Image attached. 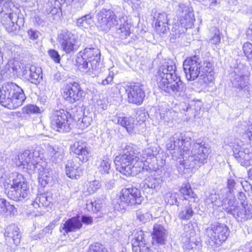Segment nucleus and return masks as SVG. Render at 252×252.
<instances>
[{
  "label": "nucleus",
  "instance_id": "21",
  "mask_svg": "<svg viewBox=\"0 0 252 252\" xmlns=\"http://www.w3.org/2000/svg\"><path fill=\"white\" fill-rule=\"evenodd\" d=\"M70 151L77 156L80 160L87 161L90 155V150L87 144L81 140L75 142L70 147Z\"/></svg>",
  "mask_w": 252,
  "mask_h": 252
},
{
  "label": "nucleus",
  "instance_id": "2",
  "mask_svg": "<svg viewBox=\"0 0 252 252\" xmlns=\"http://www.w3.org/2000/svg\"><path fill=\"white\" fill-rule=\"evenodd\" d=\"M176 65L164 62L158 69L155 74L158 86L165 93L174 97H179L185 93L186 85L176 73Z\"/></svg>",
  "mask_w": 252,
  "mask_h": 252
},
{
  "label": "nucleus",
  "instance_id": "63",
  "mask_svg": "<svg viewBox=\"0 0 252 252\" xmlns=\"http://www.w3.org/2000/svg\"><path fill=\"white\" fill-rule=\"evenodd\" d=\"M6 200L0 198V215H4L7 212Z\"/></svg>",
  "mask_w": 252,
  "mask_h": 252
},
{
  "label": "nucleus",
  "instance_id": "17",
  "mask_svg": "<svg viewBox=\"0 0 252 252\" xmlns=\"http://www.w3.org/2000/svg\"><path fill=\"white\" fill-rule=\"evenodd\" d=\"M177 14L180 24L184 26L186 30L192 27L195 18L193 10L189 5L180 3L177 10Z\"/></svg>",
  "mask_w": 252,
  "mask_h": 252
},
{
  "label": "nucleus",
  "instance_id": "39",
  "mask_svg": "<svg viewBox=\"0 0 252 252\" xmlns=\"http://www.w3.org/2000/svg\"><path fill=\"white\" fill-rule=\"evenodd\" d=\"M162 183L159 178H156L153 176L146 178L144 181V187L152 189H158Z\"/></svg>",
  "mask_w": 252,
  "mask_h": 252
},
{
  "label": "nucleus",
  "instance_id": "26",
  "mask_svg": "<svg viewBox=\"0 0 252 252\" xmlns=\"http://www.w3.org/2000/svg\"><path fill=\"white\" fill-rule=\"evenodd\" d=\"M159 147L156 144H154L150 145L147 148L143 150L142 156L144 160L142 159L141 160H143L147 165H149L151 166L152 165L153 166V168L148 171H151L155 168L154 164L151 163L150 160L153 158L156 159L157 156L159 153Z\"/></svg>",
  "mask_w": 252,
  "mask_h": 252
},
{
  "label": "nucleus",
  "instance_id": "11",
  "mask_svg": "<svg viewBox=\"0 0 252 252\" xmlns=\"http://www.w3.org/2000/svg\"><path fill=\"white\" fill-rule=\"evenodd\" d=\"M233 156L242 166H248L252 159V149L250 145L245 144L238 138H235L230 142Z\"/></svg>",
  "mask_w": 252,
  "mask_h": 252
},
{
  "label": "nucleus",
  "instance_id": "40",
  "mask_svg": "<svg viewBox=\"0 0 252 252\" xmlns=\"http://www.w3.org/2000/svg\"><path fill=\"white\" fill-rule=\"evenodd\" d=\"M51 198H48L45 194H40L35 198L32 205L35 208L48 206L51 202Z\"/></svg>",
  "mask_w": 252,
  "mask_h": 252
},
{
  "label": "nucleus",
  "instance_id": "30",
  "mask_svg": "<svg viewBox=\"0 0 252 252\" xmlns=\"http://www.w3.org/2000/svg\"><path fill=\"white\" fill-rule=\"evenodd\" d=\"M175 115V112L172 110L161 109L156 110L154 117L157 121H162L164 124L169 125L172 123L173 117Z\"/></svg>",
  "mask_w": 252,
  "mask_h": 252
},
{
  "label": "nucleus",
  "instance_id": "41",
  "mask_svg": "<svg viewBox=\"0 0 252 252\" xmlns=\"http://www.w3.org/2000/svg\"><path fill=\"white\" fill-rule=\"evenodd\" d=\"M88 0H55V3H58L61 5L63 4L66 3V4H69L71 2H72V6L77 11H80L84 6Z\"/></svg>",
  "mask_w": 252,
  "mask_h": 252
},
{
  "label": "nucleus",
  "instance_id": "57",
  "mask_svg": "<svg viewBox=\"0 0 252 252\" xmlns=\"http://www.w3.org/2000/svg\"><path fill=\"white\" fill-rule=\"evenodd\" d=\"M186 29L184 26H182L181 24L180 25L177 23L173 25L172 31L175 33L176 36L178 35L179 36L182 33L186 32Z\"/></svg>",
  "mask_w": 252,
  "mask_h": 252
},
{
  "label": "nucleus",
  "instance_id": "53",
  "mask_svg": "<svg viewBox=\"0 0 252 252\" xmlns=\"http://www.w3.org/2000/svg\"><path fill=\"white\" fill-rule=\"evenodd\" d=\"M23 113L28 114H38L41 113V109L38 106L32 104H30L23 107Z\"/></svg>",
  "mask_w": 252,
  "mask_h": 252
},
{
  "label": "nucleus",
  "instance_id": "15",
  "mask_svg": "<svg viewBox=\"0 0 252 252\" xmlns=\"http://www.w3.org/2000/svg\"><path fill=\"white\" fill-rule=\"evenodd\" d=\"M58 40L62 49L66 53H70L77 50V36L66 30L61 31L58 35Z\"/></svg>",
  "mask_w": 252,
  "mask_h": 252
},
{
  "label": "nucleus",
  "instance_id": "33",
  "mask_svg": "<svg viewBox=\"0 0 252 252\" xmlns=\"http://www.w3.org/2000/svg\"><path fill=\"white\" fill-rule=\"evenodd\" d=\"M47 152L51 157L52 159L56 162L61 161L64 156L63 148L57 145L48 146Z\"/></svg>",
  "mask_w": 252,
  "mask_h": 252
},
{
  "label": "nucleus",
  "instance_id": "6",
  "mask_svg": "<svg viewBox=\"0 0 252 252\" xmlns=\"http://www.w3.org/2000/svg\"><path fill=\"white\" fill-rule=\"evenodd\" d=\"M241 206L237 205V202L233 198L226 197L223 199L221 204H215L221 206L227 213L232 215L238 222H244L252 218V205L241 202Z\"/></svg>",
  "mask_w": 252,
  "mask_h": 252
},
{
  "label": "nucleus",
  "instance_id": "56",
  "mask_svg": "<svg viewBox=\"0 0 252 252\" xmlns=\"http://www.w3.org/2000/svg\"><path fill=\"white\" fill-rule=\"evenodd\" d=\"M9 68L11 69L13 72L17 73H20V70H23V68L21 69L18 61L10 60L8 63Z\"/></svg>",
  "mask_w": 252,
  "mask_h": 252
},
{
  "label": "nucleus",
  "instance_id": "50",
  "mask_svg": "<svg viewBox=\"0 0 252 252\" xmlns=\"http://www.w3.org/2000/svg\"><path fill=\"white\" fill-rule=\"evenodd\" d=\"M31 151V158L32 160L35 161V163H41V158H42L43 153L40 150V148L36 147L35 149Z\"/></svg>",
  "mask_w": 252,
  "mask_h": 252
},
{
  "label": "nucleus",
  "instance_id": "54",
  "mask_svg": "<svg viewBox=\"0 0 252 252\" xmlns=\"http://www.w3.org/2000/svg\"><path fill=\"white\" fill-rule=\"evenodd\" d=\"M55 6L53 7L52 2L48 4L49 7L46 8V12L48 14L52 15L59 13L61 11L60 5L58 3L55 2Z\"/></svg>",
  "mask_w": 252,
  "mask_h": 252
},
{
  "label": "nucleus",
  "instance_id": "29",
  "mask_svg": "<svg viewBox=\"0 0 252 252\" xmlns=\"http://www.w3.org/2000/svg\"><path fill=\"white\" fill-rule=\"evenodd\" d=\"M143 236V232L140 231L137 232V236H135L134 238L132 240V250L134 252H151L146 246Z\"/></svg>",
  "mask_w": 252,
  "mask_h": 252
},
{
  "label": "nucleus",
  "instance_id": "60",
  "mask_svg": "<svg viewBox=\"0 0 252 252\" xmlns=\"http://www.w3.org/2000/svg\"><path fill=\"white\" fill-rule=\"evenodd\" d=\"M48 55L56 63H59L61 60V57L58 52L54 49H50L48 51Z\"/></svg>",
  "mask_w": 252,
  "mask_h": 252
},
{
  "label": "nucleus",
  "instance_id": "8",
  "mask_svg": "<svg viewBox=\"0 0 252 252\" xmlns=\"http://www.w3.org/2000/svg\"><path fill=\"white\" fill-rule=\"evenodd\" d=\"M143 199L139 189L136 188H124L113 203L116 209L123 210L128 206L141 204Z\"/></svg>",
  "mask_w": 252,
  "mask_h": 252
},
{
  "label": "nucleus",
  "instance_id": "3",
  "mask_svg": "<svg viewBox=\"0 0 252 252\" xmlns=\"http://www.w3.org/2000/svg\"><path fill=\"white\" fill-rule=\"evenodd\" d=\"M139 152L133 145H126L123 154L116 157L114 163L116 169L126 176H134L143 171H149L153 168L147 165L143 160H140Z\"/></svg>",
  "mask_w": 252,
  "mask_h": 252
},
{
  "label": "nucleus",
  "instance_id": "62",
  "mask_svg": "<svg viewBox=\"0 0 252 252\" xmlns=\"http://www.w3.org/2000/svg\"><path fill=\"white\" fill-rule=\"evenodd\" d=\"M243 137L244 139H248L250 142L252 141V125L248 126L247 130L243 132Z\"/></svg>",
  "mask_w": 252,
  "mask_h": 252
},
{
  "label": "nucleus",
  "instance_id": "49",
  "mask_svg": "<svg viewBox=\"0 0 252 252\" xmlns=\"http://www.w3.org/2000/svg\"><path fill=\"white\" fill-rule=\"evenodd\" d=\"M184 105L186 107V109L183 108V110L188 112V115H189L190 111H192L193 110H194L195 112L200 111L202 106V103L200 101L198 100L196 102H192L191 104H187L185 103Z\"/></svg>",
  "mask_w": 252,
  "mask_h": 252
},
{
  "label": "nucleus",
  "instance_id": "23",
  "mask_svg": "<svg viewBox=\"0 0 252 252\" xmlns=\"http://www.w3.org/2000/svg\"><path fill=\"white\" fill-rule=\"evenodd\" d=\"M23 75L32 83L36 84L42 79V70L35 66L27 65L23 67Z\"/></svg>",
  "mask_w": 252,
  "mask_h": 252
},
{
  "label": "nucleus",
  "instance_id": "7",
  "mask_svg": "<svg viewBox=\"0 0 252 252\" xmlns=\"http://www.w3.org/2000/svg\"><path fill=\"white\" fill-rule=\"evenodd\" d=\"M7 2V6H5L6 3L4 2L0 4V22L7 32L15 33L24 25V19L22 17H19L16 13L12 12L9 7L13 4L9 0Z\"/></svg>",
  "mask_w": 252,
  "mask_h": 252
},
{
  "label": "nucleus",
  "instance_id": "47",
  "mask_svg": "<svg viewBox=\"0 0 252 252\" xmlns=\"http://www.w3.org/2000/svg\"><path fill=\"white\" fill-rule=\"evenodd\" d=\"M93 23L92 17L91 14H87L78 18L77 20V25L80 27L87 28Z\"/></svg>",
  "mask_w": 252,
  "mask_h": 252
},
{
  "label": "nucleus",
  "instance_id": "5",
  "mask_svg": "<svg viewBox=\"0 0 252 252\" xmlns=\"http://www.w3.org/2000/svg\"><path fill=\"white\" fill-rule=\"evenodd\" d=\"M26 98L23 90L14 83H5L0 89V103L9 109L21 106Z\"/></svg>",
  "mask_w": 252,
  "mask_h": 252
},
{
  "label": "nucleus",
  "instance_id": "25",
  "mask_svg": "<svg viewBox=\"0 0 252 252\" xmlns=\"http://www.w3.org/2000/svg\"><path fill=\"white\" fill-rule=\"evenodd\" d=\"M4 235L6 242L10 244L13 243L15 245L18 246L21 242V234L20 229L14 224L6 227Z\"/></svg>",
  "mask_w": 252,
  "mask_h": 252
},
{
  "label": "nucleus",
  "instance_id": "24",
  "mask_svg": "<svg viewBox=\"0 0 252 252\" xmlns=\"http://www.w3.org/2000/svg\"><path fill=\"white\" fill-rule=\"evenodd\" d=\"M167 232L163 226L156 223L153 226L152 232V243L153 245H165L166 243Z\"/></svg>",
  "mask_w": 252,
  "mask_h": 252
},
{
  "label": "nucleus",
  "instance_id": "12",
  "mask_svg": "<svg viewBox=\"0 0 252 252\" xmlns=\"http://www.w3.org/2000/svg\"><path fill=\"white\" fill-rule=\"evenodd\" d=\"M247 68L242 64H238L235 67L231 81L233 87L237 89L238 91H242L244 95L250 97V83L249 77L246 75Z\"/></svg>",
  "mask_w": 252,
  "mask_h": 252
},
{
  "label": "nucleus",
  "instance_id": "46",
  "mask_svg": "<svg viewBox=\"0 0 252 252\" xmlns=\"http://www.w3.org/2000/svg\"><path fill=\"white\" fill-rule=\"evenodd\" d=\"M103 201L102 199L91 201L86 203V207L88 210H91L94 213L100 211L103 207Z\"/></svg>",
  "mask_w": 252,
  "mask_h": 252
},
{
  "label": "nucleus",
  "instance_id": "27",
  "mask_svg": "<svg viewBox=\"0 0 252 252\" xmlns=\"http://www.w3.org/2000/svg\"><path fill=\"white\" fill-rule=\"evenodd\" d=\"M83 224L80 220V216L72 217L68 219L63 225L61 226V230L62 229L65 233H68L70 232H74L82 228Z\"/></svg>",
  "mask_w": 252,
  "mask_h": 252
},
{
  "label": "nucleus",
  "instance_id": "16",
  "mask_svg": "<svg viewBox=\"0 0 252 252\" xmlns=\"http://www.w3.org/2000/svg\"><path fill=\"white\" fill-rule=\"evenodd\" d=\"M125 91L127 94V101L130 103L141 105L145 97L144 86L138 83L126 86Z\"/></svg>",
  "mask_w": 252,
  "mask_h": 252
},
{
  "label": "nucleus",
  "instance_id": "59",
  "mask_svg": "<svg viewBox=\"0 0 252 252\" xmlns=\"http://www.w3.org/2000/svg\"><path fill=\"white\" fill-rule=\"evenodd\" d=\"M100 187V185L98 181L94 180L89 183L88 191L90 193L96 191Z\"/></svg>",
  "mask_w": 252,
  "mask_h": 252
},
{
  "label": "nucleus",
  "instance_id": "38",
  "mask_svg": "<svg viewBox=\"0 0 252 252\" xmlns=\"http://www.w3.org/2000/svg\"><path fill=\"white\" fill-rule=\"evenodd\" d=\"M114 73L109 70H106L98 73L97 75V83L102 85L110 84L113 80Z\"/></svg>",
  "mask_w": 252,
  "mask_h": 252
},
{
  "label": "nucleus",
  "instance_id": "14",
  "mask_svg": "<svg viewBox=\"0 0 252 252\" xmlns=\"http://www.w3.org/2000/svg\"><path fill=\"white\" fill-rule=\"evenodd\" d=\"M58 40L62 49L66 53H70L77 50V36L66 30L61 31L58 35Z\"/></svg>",
  "mask_w": 252,
  "mask_h": 252
},
{
  "label": "nucleus",
  "instance_id": "42",
  "mask_svg": "<svg viewBox=\"0 0 252 252\" xmlns=\"http://www.w3.org/2000/svg\"><path fill=\"white\" fill-rule=\"evenodd\" d=\"M242 186V183L238 180L235 181L234 179L230 178L227 180V187L230 194L233 196V198L235 199V194L238 191V189Z\"/></svg>",
  "mask_w": 252,
  "mask_h": 252
},
{
  "label": "nucleus",
  "instance_id": "52",
  "mask_svg": "<svg viewBox=\"0 0 252 252\" xmlns=\"http://www.w3.org/2000/svg\"><path fill=\"white\" fill-rule=\"evenodd\" d=\"M88 252H108L107 249L99 243L91 244Z\"/></svg>",
  "mask_w": 252,
  "mask_h": 252
},
{
  "label": "nucleus",
  "instance_id": "51",
  "mask_svg": "<svg viewBox=\"0 0 252 252\" xmlns=\"http://www.w3.org/2000/svg\"><path fill=\"white\" fill-rule=\"evenodd\" d=\"M137 219L142 223H146L152 218L151 214L146 211L138 210L136 212Z\"/></svg>",
  "mask_w": 252,
  "mask_h": 252
},
{
  "label": "nucleus",
  "instance_id": "28",
  "mask_svg": "<svg viewBox=\"0 0 252 252\" xmlns=\"http://www.w3.org/2000/svg\"><path fill=\"white\" fill-rule=\"evenodd\" d=\"M65 172L68 177L77 179L83 174V169L79 163L71 159L68 160L66 164Z\"/></svg>",
  "mask_w": 252,
  "mask_h": 252
},
{
  "label": "nucleus",
  "instance_id": "4",
  "mask_svg": "<svg viewBox=\"0 0 252 252\" xmlns=\"http://www.w3.org/2000/svg\"><path fill=\"white\" fill-rule=\"evenodd\" d=\"M183 68L188 80H194L198 77L208 85L214 79V65L209 60L202 61L197 55L187 59Z\"/></svg>",
  "mask_w": 252,
  "mask_h": 252
},
{
  "label": "nucleus",
  "instance_id": "22",
  "mask_svg": "<svg viewBox=\"0 0 252 252\" xmlns=\"http://www.w3.org/2000/svg\"><path fill=\"white\" fill-rule=\"evenodd\" d=\"M79 55H82L86 59H88L89 62L93 63L94 67L98 68L100 61V52L96 47H86L83 52H79Z\"/></svg>",
  "mask_w": 252,
  "mask_h": 252
},
{
  "label": "nucleus",
  "instance_id": "35",
  "mask_svg": "<svg viewBox=\"0 0 252 252\" xmlns=\"http://www.w3.org/2000/svg\"><path fill=\"white\" fill-rule=\"evenodd\" d=\"M117 123L126 128L127 132H131L135 126L134 119L131 117L123 115L117 116Z\"/></svg>",
  "mask_w": 252,
  "mask_h": 252
},
{
  "label": "nucleus",
  "instance_id": "32",
  "mask_svg": "<svg viewBox=\"0 0 252 252\" xmlns=\"http://www.w3.org/2000/svg\"><path fill=\"white\" fill-rule=\"evenodd\" d=\"M167 15L165 12L159 13L156 18V29L159 33H166L169 30Z\"/></svg>",
  "mask_w": 252,
  "mask_h": 252
},
{
  "label": "nucleus",
  "instance_id": "44",
  "mask_svg": "<svg viewBox=\"0 0 252 252\" xmlns=\"http://www.w3.org/2000/svg\"><path fill=\"white\" fill-rule=\"evenodd\" d=\"M20 159H22V162L23 163V165H27L30 166V168H32V169H33L35 168V161L33 160H32L31 158V151L29 150H26L24 151V152L20 154Z\"/></svg>",
  "mask_w": 252,
  "mask_h": 252
},
{
  "label": "nucleus",
  "instance_id": "45",
  "mask_svg": "<svg viewBox=\"0 0 252 252\" xmlns=\"http://www.w3.org/2000/svg\"><path fill=\"white\" fill-rule=\"evenodd\" d=\"M130 26L127 23H125L121 25L117 30V33L119 34L121 39H125L130 34Z\"/></svg>",
  "mask_w": 252,
  "mask_h": 252
},
{
  "label": "nucleus",
  "instance_id": "1",
  "mask_svg": "<svg viewBox=\"0 0 252 252\" xmlns=\"http://www.w3.org/2000/svg\"><path fill=\"white\" fill-rule=\"evenodd\" d=\"M166 148L172 151V156L178 158L180 172L186 173L197 169L207 162L210 150L201 139L192 141L187 133L177 132L171 136L166 142Z\"/></svg>",
  "mask_w": 252,
  "mask_h": 252
},
{
  "label": "nucleus",
  "instance_id": "64",
  "mask_svg": "<svg viewBox=\"0 0 252 252\" xmlns=\"http://www.w3.org/2000/svg\"><path fill=\"white\" fill-rule=\"evenodd\" d=\"M220 31L218 30L214 36L210 39V42L213 44H217L220 42Z\"/></svg>",
  "mask_w": 252,
  "mask_h": 252
},
{
  "label": "nucleus",
  "instance_id": "61",
  "mask_svg": "<svg viewBox=\"0 0 252 252\" xmlns=\"http://www.w3.org/2000/svg\"><path fill=\"white\" fill-rule=\"evenodd\" d=\"M112 175H113V174ZM102 178L105 180V187L107 189H110L114 187L115 185V180L111 178V175L107 177L103 176Z\"/></svg>",
  "mask_w": 252,
  "mask_h": 252
},
{
  "label": "nucleus",
  "instance_id": "19",
  "mask_svg": "<svg viewBox=\"0 0 252 252\" xmlns=\"http://www.w3.org/2000/svg\"><path fill=\"white\" fill-rule=\"evenodd\" d=\"M84 94L80 85L75 82H70L66 84L63 89V96L65 99L71 103H73L82 97Z\"/></svg>",
  "mask_w": 252,
  "mask_h": 252
},
{
  "label": "nucleus",
  "instance_id": "58",
  "mask_svg": "<svg viewBox=\"0 0 252 252\" xmlns=\"http://www.w3.org/2000/svg\"><path fill=\"white\" fill-rule=\"evenodd\" d=\"M244 53L248 59L252 58V44L250 42L244 43L243 46Z\"/></svg>",
  "mask_w": 252,
  "mask_h": 252
},
{
  "label": "nucleus",
  "instance_id": "20",
  "mask_svg": "<svg viewBox=\"0 0 252 252\" xmlns=\"http://www.w3.org/2000/svg\"><path fill=\"white\" fill-rule=\"evenodd\" d=\"M34 171L38 173L39 183L41 186L45 187L53 180L52 170L48 167L46 162L42 161L41 163L35 164Z\"/></svg>",
  "mask_w": 252,
  "mask_h": 252
},
{
  "label": "nucleus",
  "instance_id": "10",
  "mask_svg": "<svg viewBox=\"0 0 252 252\" xmlns=\"http://www.w3.org/2000/svg\"><path fill=\"white\" fill-rule=\"evenodd\" d=\"M229 234V230L223 223L214 222L206 229V235L208 238V244L217 248L226 241Z\"/></svg>",
  "mask_w": 252,
  "mask_h": 252
},
{
  "label": "nucleus",
  "instance_id": "48",
  "mask_svg": "<svg viewBox=\"0 0 252 252\" xmlns=\"http://www.w3.org/2000/svg\"><path fill=\"white\" fill-rule=\"evenodd\" d=\"M179 196V194L175 192H167L165 194L164 200L166 203L170 205L179 206V203L177 200Z\"/></svg>",
  "mask_w": 252,
  "mask_h": 252
},
{
  "label": "nucleus",
  "instance_id": "9",
  "mask_svg": "<svg viewBox=\"0 0 252 252\" xmlns=\"http://www.w3.org/2000/svg\"><path fill=\"white\" fill-rule=\"evenodd\" d=\"M12 183L5 192L8 197L15 201H22L28 196L29 188L27 182L22 174L13 173Z\"/></svg>",
  "mask_w": 252,
  "mask_h": 252
},
{
  "label": "nucleus",
  "instance_id": "31",
  "mask_svg": "<svg viewBox=\"0 0 252 252\" xmlns=\"http://www.w3.org/2000/svg\"><path fill=\"white\" fill-rule=\"evenodd\" d=\"M76 60V63L78 69L82 72L88 73L89 74L91 75L95 74L94 71H96L98 69V68H94L93 66V63H91L88 59L82 57V55H79Z\"/></svg>",
  "mask_w": 252,
  "mask_h": 252
},
{
  "label": "nucleus",
  "instance_id": "43",
  "mask_svg": "<svg viewBox=\"0 0 252 252\" xmlns=\"http://www.w3.org/2000/svg\"><path fill=\"white\" fill-rule=\"evenodd\" d=\"M181 193L184 196L185 202H188L189 198L193 199V201H194V198L196 196L193 191L192 190L191 186L189 184L187 183L182 187L180 190Z\"/></svg>",
  "mask_w": 252,
  "mask_h": 252
},
{
  "label": "nucleus",
  "instance_id": "18",
  "mask_svg": "<svg viewBox=\"0 0 252 252\" xmlns=\"http://www.w3.org/2000/svg\"><path fill=\"white\" fill-rule=\"evenodd\" d=\"M116 15L110 9H103L97 14V24L102 30L106 31L118 24Z\"/></svg>",
  "mask_w": 252,
  "mask_h": 252
},
{
  "label": "nucleus",
  "instance_id": "37",
  "mask_svg": "<svg viewBox=\"0 0 252 252\" xmlns=\"http://www.w3.org/2000/svg\"><path fill=\"white\" fill-rule=\"evenodd\" d=\"M193 233V231L189 232L187 231L186 233L183 234L182 237V241L183 243L184 249L191 250L197 246V244L193 242V240L195 239L191 235Z\"/></svg>",
  "mask_w": 252,
  "mask_h": 252
},
{
  "label": "nucleus",
  "instance_id": "36",
  "mask_svg": "<svg viewBox=\"0 0 252 252\" xmlns=\"http://www.w3.org/2000/svg\"><path fill=\"white\" fill-rule=\"evenodd\" d=\"M111 160L108 157H104L101 160L98 166V170L103 176H110L112 174V170L111 169Z\"/></svg>",
  "mask_w": 252,
  "mask_h": 252
},
{
  "label": "nucleus",
  "instance_id": "13",
  "mask_svg": "<svg viewBox=\"0 0 252 252\" xmlns=\"http://www.w3.org/2000/svg\"><path fill=\"white\" fill-rule=\"evenodd\" d=\"M52 127L60 132H68L71 129V115L63 109L53 111L50 115Z\"/></svg>",
  "mask_w": 252,
  "mask_h": 252
},
{
  "label": "nucleus",
  "instance_id": "34",
  "mask_svg": "<svg viewBox=\"0 0 252 252\" xmlns=\"http://www.w3.org/2000/svg\"><path fill=\"white\" fill-rule=\"evenodd\" d=\"M194 212L192 209L191 200H188L184 203V205L181 208L179 212L178 217L184 220H189L194 215Z\"/></svg>",
  "mask_w": 252,
  "mask_h": 252
},
{
  "label": "nucleus",
  "instance_id": "55",
  "mask_svg": "<svg viewBox=\"0 0 252 252\" xmlns=\"http://www.w3.org/2000/svg\"><path fill=\"white\" fill-rule=\"evenodd\" d=\"M78 122H80V125L82 128H85L91 125L92 118L91 116L84 115L82 118H78Z\"/></svg>",
  "mask_w": 252,
  "mask_h": 252
}]
</instances>
